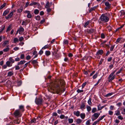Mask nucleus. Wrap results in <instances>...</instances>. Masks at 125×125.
I'll use <instances>...</instances> for the list:
<instances>
[{
	"instance_id": "f257e3e1",
	"label": "nucleus",
	"mask_w": 125,
	"mask_h": 125,
	"mask_svg": "<svg viewBox=\"0 0 125 125\" xmlns=\"http://www.w3.org/2000/svg\"><path fill=\"white\" fill-rule=\"evenodd\" d=\"M65 85L64 81L62 79H60L50 83L48 87V90L52 93H55L56 92L58 94L60 92L62 93L65 91V89H64L62 91L61 90Z\"/></svg>"
},
{
	"instance_id": "f03ea898",
	"label": "nucleus",
	"mask_w": 125,
	"mask_h": 125,
	"mask_svg": "<svg viewBox=\"0 0 125 125\" xmlns=\"http://www.w3.org/2000/svg\"><path fill=\"white\" fill-rule=\"evenodd\" d=\"M109 20L108 16L106 14H103L100 17L98 20L99 24L103 25L104 24L108 22Z\"/></svg>"
},
{
	"instance_id": "7ed1b4c3",
	"label": "nucleus",
	"mask_w": 125,
	"mask_h": 125,
	"mask_svg": "<svg viewBox=\"0 0 125 125\" xmlns=\"http://www.w3.org/2000/svg\"><path fill=\"white\" fill-rule=\"evenodd\" d=\"M14 115L15 117H21L22 115L21 112L19 110H15L14 113Z\"/></svg>"
},
{
	"instance_id": "20e7f679",
	"label": "nucleus",
	"mask_w": 125,
	"mask_h": 125,
	"mask_svg": "<svg viewBox=\"0 0 125 125\" xmlns=\"http://www.w3.org/2000/svg\"><path fill=\"white\" fill-rule=\"evenodd\" d=\"M100 115V114L99 113H94L92 115V117L91 118L92 121H93L97 119Z\"/></svg>"
},
{
	"instance_id": "39448f33",
	"label": "nucleus",
	"mask_w": 125,
	"mask_h": 125,
	"mask_svg": "<svg viewBox=\"0 0 125 125\" xmlns=\"http://www.w3.org/2000/svg\"><path fill=\"white\" fill-rule=\"evenodd\" d=\"M35 102L37 104L41 105L42 104V99L40 98H37L35 100Z\"/></svg>"
},
{
	"instance_id": "423d86ee",
	"label": "nucleus",
	"mask_w": 125,
	"mask_h": 125,
	"mask_svg": "<svg viewBox=\"0 0 125 125\" xmlns=\"http://www.w3.org/2000/svg\"><path fill=\"white\" fill-rule=\"evenodd\" d=\"M15 10H13L12 12L10 13L7 16L5 17L6 19L8 20L9 18H11L13 16L14 12H15Z\"/></svg>"
},
{
	"instance_id": "0eeeda50",
	"label": "nucleus",
	"mask_w": 125,
	"mask_h": 125,
	"mask_svg": "<svg viewBox=\"0 0 125 125\" xmlns=\"http://www.w3.org/2000/svg\"><path fill=\"white\" fill-rule=\"evenodd\" d=\"M115 75H114L110 76V75L108 77V82H110L112 80H114L115 78Z\"/></svg>"
},
{
	"instance_id": "6e6552de",
	"label": "nucleus",
	"mask_w": 125,
	"mask_h": 125,
	"mask_svg": "<svg viewBox=\"0 0 125 125\" xmlns=\"http://www.w3.org/2000/svg\"><path fill=\"white\" fill-rule=\"evenodd\" d=\"M20 112H21V113L23 112L25 110L24 106L23 105H21L19 106V109Z\"/></svg>"
},
{
	"instance_id": "1a4fd4ad",
	"label": "nucleus",
	"mask_w": 125,
	"mask_h": 125,
	"mask_svg": "<svg viewBox=\"0 0 125 125\" xmlns=\"http://www.w3.org/2000/svg\"><path fill=\"white\" fill-rule=\"evenodd\" d=\"M103 53L104 52L102 50H100L97 52L96 55H102Z\"/></svg>"
},
{
	"instance_id": "9d476101",
	"label": "nucleus",
	"mask_w": 125,
	"mask_h": 125,
	"mask_svg": "<svg viewBox=\"0 0 125 125\" xmlns=\"http://www.w3.org/2000/svg\"><path fill=\"white\" fill-rule=\"evenodd\" d=\"M105 5L109 9L111 7V4L108 1H106L104 3Z\"/></svg>"
},
{
	"instance_id": "9b49d317",
	"label": "nucleus",
	"mask_w": 125,
	"mask_h": 125,
	"mask_svg": "<svg viewBox=\"0 0 125 125\" xmlns=\"http://www.w3.org/2000/svg\"><path fill=\"white\" fill-rule=\"evenodd\" d=\"M37 5L38 6L40 5V4L39 3L34 2H32L29 5V6H32L33 5Z\"/></svg>"
},
{
	"instance_id": "f8f14e48",
	"label": "nucleus",
	"mask_w": 125,
	"mask_h": 125,
	"mask_svg": "<svg viewBox=\"0 0 125 125\" xmlns=\"http://www.w3.org/2000/svg\"><path fill=\"white\" fill-rule=\"evenodd\" d=\"M80 112L77 111H74L73 112L74 114L77 117L79 116L80 115Z\"/></svg>"
},
{
	"instance_id": "ddd939ff",
	"label": "nucleus",
	"mask_w": 125,
	"mask_h": 125,
	"mask_svg": "<svg viewBox=\"0 0 125 125\" xmlns=\"http://www.w3.org/2000/svg\"><path fill=\"white\" fill-rule=\"evenodd\" d=\"M54 58L56 59H58L60 58V55L56 52L54 55Z\"/></svg>"
},
{
	"instance_id": "4468645a",
	"label": "nucleus",
	"mask_w": 125,
	"mask_h": 125,
	"mask_svg": "<svg viewBox=\"0 0 125 125\" xmlns=\"http://www.w3.org/2000/svg\"><path fill=\"white\" fill-rule=\"evenodd\" d=\"M26 61L24 60H22L20 61L19 62H18V65H23V64L26 62Z\"/></svg>"
},
{
	"instance_id": "2eb2a0df",
	"label": "nucleus",
	"mask_w": 125,
	"mask_h": 125,
	"mask_svg": "<svg viewBox=\"0 0 125 125\" xmlns=\"http://www.w3.org/2000/svg\"><path fill=\"white\" fill-rule=\"evenodd\" d=\"M23 10V7L22 6H21L19 9H18L17 10V13H19L21 12Z\"/></svg>"
},
{
	"instance_id": "dca6fc26",
	"label": "nucleus",
	"mask_w": 125,
	"mask_h": 125,
	"mask_svg": "<svg viewBox=\"0 0 125 125\" xmlns=\"http://www.w3.org/2000/svg\"><path fill=\"white\" fill-rule=\"evenodd\" d=\"M24 31V28L22 27L19 28V29L18 30V31H19V34H20L21 32H23Z\"/></svg>"
},
{
	"instance_id": "f3484780",
	"label": "nucleus",
	"mask_w": 125,
	"mask_h": 125,
	"mask_svg": "<svg viewBox=\"0 0 125 125\" xmlns=\"http://www.w3.org/2000/svg\"><path fill=\"white\" fill-rule=\"evenodd\" d=\"M7 47L3 49V51L5 52H8L10 50V49L9 48V45H7L6 46Z\"/></svg>"
},
{
	"instance_id": "a211bd4d",
	"label": "nucleus",
	"mask_w": 125,
	"mask_h": 125,
	"mask_svg": "<svg viewBox=\"0 0 125 125\" xmlns=\"http://www.w3.org/2000/svg\"><path fill=\"white\" fill-rule=\"evenodd\" d=\"M13 74L14 73L13 71L9 72L8 73L7 76L11 77L12 75H13Z\"/></svg>"
},
{
	"instance_id": "6ab92c4d",
	"label": "nucleus",
	"mask_w": 125,
	"mask_h": 125,
	"mask_svg": "<svg viewBox=\"0 0 125 125\" xmlns=\"http://www.w3.org/2000/svg\"><path fill=\"white\" fill-rule=\"evenodd\" d=\"M11 63L9 61H7L6 63V64L8 66V67H10L12 66V64H11Z\"/></svg>"
},
{
	"instance_id": "aec40b11",
	"label": "nucleus",
	"mask_w": 125,
	"mask_h": 125,
	"mask_svg": "<svg viewBox=\"0 0 125 125\" xmlns=\"http://www.w3.org/2000/svg\"><path fill=\"white\" fill-rule=\"evenodd\" d=\"M9 10L8 9L5 10L3 13V16H5L7 14L9 13Z\"/></svg>"
},
{
	"instance_id": "412c9836",
	"label": "nucleus",
	"mask_w": 125,
	"mask_h": 125,
	"mask_svg": "<svg viewBox=\"0 0 125 125\" xmlns=\"http://www.w3.org/2000/svg\"><path fill=\"white\" fill-rule=\"evenodd\" d=\"M20 122V120H19V119H17L16 120H14L12 122L13 123L14 125V124H19V123Z\"/></svg>"
},
{
	"instance_id": "4be33fe9",
	"label": "nucleus",
	"mask_w": 125,
	"mask_h": 125,
	"mask_svg": "<svg viewBox=\"0 0 125 125\" xmlns=\"http://www.w3.org/2000/svg\"><path fill=\"white\" fill-rule=\"evenodd\" d=\"M9 42L8 41H5L3 43L2 46L3 47H5L6 44H9Z\"/></svg>"
},
{
	"instance_id": "5701e85b",
	"label": "nucleus",
	"mask_w": 125,
	"mask_h": 125,
	"mask_svg": "<svg viewBox=\"0 0 125 125\" xmlns=\"http://www.w3.org/2000/svg\"><path fill=\"white\" fill-rule=\"evenodd\" d=\"M82 120L80 119H76V122L77 124H79L82 123Z\"/></svg>"
},
{
	"instance_id": "b1692460",
	"label": "nucleus",
	"mask_w": 125,
	"mask_h": 125,
	"mask_svg": "<svg viewBox=\"0 0 125 125\" xmlns=\"http://www.w3.org/2000/svg\"><path fill=\"white\" fill-rule=\"evenodd\" d=\"M80 116L82 119H84L85 117V115L84 113H83L80 114Z\"/></svg>"
},
{
	"instance_id": "393cba45",
	"label": "nucleus",
	"mask_w": 125,
	"mask_h": 125,
	"mask_svg": "<svg viewBox=\"0 0 125 125\" xmlns=\"http://www.w3.org/2000/svg\"><path fill=\"white\" fill-rule=\"evenodd\" d=\"M50 7L49 2L48 1H47L46 3L45 8H50Z\"/></svg>"
},
{
	"instance_id": "a878e982",
	"label": "nucleus",
	"mask_w": 125,
	"mask_h": 125,
	"mask_svg": "<svg viewBox=\"0 0 125 125\" xmlns=\"http://www.w3.org/2000/svg\"><path fill=\"white\" fill-rule=\"evenodd\" d=\"M45 53L46 55L47 56H49L51 54L50 52L49 51H46L45 52Z\"/></svg>"
},
{
	"instance_id": "bb28decb",
	"label": "nucleus",
	"mask_w": 125,
	"mask_h": 125,
	"mask_svg": "<svg viewBox=\"0 0 125 125\" xmlns=\"http://www.w3.org/2000/svg\"><path fill=\"white\" fill-rule=\"evenodd\" d=\"M9 61L12 64V63H14L15 62V61L14 59H13L11 57H10L9 58Z\"/></svg>"
},
{
	"instance_id": "cd10ccee",
	"label": "nucleus",
	"mask_w": 125,
	"mask_h": 125,
	"mask_svg": "<svg viewBox=\"0 0 125 125\" xmlns=\"http://www.w3.org/2000/svg\"><path fill=\"white\" fill-rule=\"evenodd\" d=\"M97 7V6H95L91 8L89 10V11L90 12H91V11L93 10H95L96 9Z\"/></svg>"
},
{
	"instance_id": "c85d7f7f",
	"label": "nucleus",
	"mask_w": 125,
	"mask_h": 125,
	"mask_svg": "<svg viewBox=\"0 0 125 125\" xmlns=\"http://www.w3.org/2000/svg\"><path fill=\"white\" fill-rule=\"evenodd\" d=\"M90 22V21H88L87 22H85L84 25V27L85 28L87 27V26L88 25Z\"/></svg>"
},
{
	"instance_id": "c756f323",
	"label": "nucleus",
	"mask_w": 125,
	"mask_h": 125,
	"mask_svg": "<svg viewBox=\"0 0 125 125\" xmlns=\"http://www.w3.org/2000/svg\"><path fill=\"white\" fill-rule=\"evenodd\" d=\"M95 30L94 29H90L88 31V32L90 33H93L95 31Z\"/></svg>"
},
{
	"instance_id": "7c9ffc66",
	"label": "nucleus",
	"mask_w": 125,
	"mask_h": 125,
	"mask_svg": "<svg viewBox=\"0 0 125 125\" xmlns=\"http://www.w3.org/2000/svg\"><path fill=\"white\" fill-rule=\"evenodd\" d=\"M39 10L37 9H35L34 10V13L35 14H38L39 13Z\"/></svg>"
},
{
	"instance_id": "2f4dec72",
	"label": "nucleus",
	"mask_w": 125,
	"mask_h": 125,
	"mask_svg": "<svg viewBox=\"0 0 125 125\" xmlns=\"http://www.w3.org/2000/svg\"><path fill=\"white\" fill-rule=\"evenodd\" d=\"M12 26L11 25H9V26H8V27L7 28L6 31V32H7L8 31H10L11 29V27Z\"/></svg>"
},
{
	"instance_id": "473e14b6",
	"label": "nucleus",
	"mask_w": 125,
	"mask_h": 125,
	"mask_svg": "<svg viewBox=\"0 0 125 125\" xmlns=\"http://www.w3.org/2000/svg\"><path fill=\"white\" fill-rule=\"evenodd\" d=\"M87 109L88 112H90L91 110V107L87 105Z\"/></svg>"
},
{
	"instance_id": "72a5a7b5",
	"label": "nucleus",
	"mask_w": 125,
	"mask_h": 125,
	"mask_svg": "<svg viewBox=\"0 0 125 125\" xmlns=\"http://www.w3.org/2000/svg\"><path fill=\"white\" fill-rule=\"evenodd\" d=\"M27 17L29 18H30L32 17V15L31 13L30 12L27 14Z\"/></svg>"
},
{
	"instance_id": "f704fd0d",
	"label": "nucleus",
	"mask_w": 125,
	"mask_h": 125,
	"mask_svg": "<svg viewBox=\"0 0 125 125\" xmlns=\"http://www.w3.org/2000/svg\"><path fill=\"white\" fill-rule=\"evenodd\" d=\"M6 3H4L0 7V10L2 9L6 6Z\"/></svg>"
},
{
	"instance_id": "c9c22d12",
	"label": "nucleus",
	"mask_w": 125,
	"mask_h": 125,
	"mask_svg": "<svg viewBox=\"0 0 125 125\" xmlns=\"http://www.w3.org/2000/svg\"><path fill=\"white\" fill-rule=\"evenodd\" d=\"M31 63L33 64H36L38 63V62L36 60H33L31 62Z\"/></svg>"
},
{
	"instance_id": "e433bc0d",
	"label": "nucleus",
	"mask_w": 125,
	"mask_h": 125,
	"mask_svg": "<svg viewBox=\"0 0 125 125\" xmlns=\"http://www.w3.org/2000/svg\"><path fill=\"white\" fill-rule=\"evenodd\" d=\"M92 99L91 98H90L89 99L88 101V104L89 105H91L92 104V102H91Z\"/></svg>"
},
{
	"instance_id": "4c0bfd02",
	"label": "nucleus",
	"mask_w": 125,
	"mask_h": 125,
	"mask_svg": "<svg viewBox=\"0 0 125 125\" xmlns=\"http://www.w3.org/2000/svg\"><path fill=\"white\" fill-rule=\"evenodd\" d=\"M115 115H116L118 116L120 114V112L118 110H117L115 112Z\"/></svg>"
},
{
	"instance_id": "58836bf2",
	"label": "nucleus",
	"mask_w": 125,
	"mask_h": 125,
	"mask_svg": "<svg viewBox=\"0 0 125 125\" xmlns=\"http://www.w3.org/2000/svg\"><path fill=\"white\" fill-rule=\"evenodd\" d=\"M69 123V124L72 123L73 122V120L72 118H69L68 119Z\"/></svg>"
},
{
	"instance_id": "ea45409f",
	"label": "nucleus",
	"mask_w": 125,
	"mask_h": 125,
	"mask_svg": "<svg viewBox=\"0 0 125 125\" xmlns=\"http://www.w3.org/2000/svg\"><path fill=\"white\" fill-rule=\"evenodd\" d=\"M91 120L90 119L88 120L86 123V124L88 125H90L91 124L90 121Z\"/></svg>"
},
{
	"instance_id": "a19ab883",
	"label": "nucleus",
	"mask_w": 125,
	"mask_h": 125,
	"mask_svg": "<svg viewBox=\"0 0 125 125\" xmlns=\"http://www.w3.org/2000/svg\"><path fill=\"white\" fill-rule=\"evenodd\" d=\"M98 110H101V104H99L98 106Z\"/></svg>"
},
{
	"instance_id": "79ce46f5",
	"label": "nucleus",
	"mask_w": 125,
	"mask_h": 125,
	"mask_svg": "<svg viewBox=\"0 0 125 125\" xmlns=\"http://www.w3.org/2000/svg\"><path fill=\"white\" fill-rule=\"evenodd\" d=\"M97 111V109L96 108H92V112L94 113L96 112Z\"/></svg>"
},
{
	"instance_id": "37998d69",
	"label": "nucleus",
	"mask_w": 125,
	"mask_h": 125,
	"mask_svg": "<svg viewBox=\"0 0 125 125\" xmlns=\"http://www.w3.org/2000/svg\"><path fill=\"white\" fill-rule=\"evenodd\" d=\"M85 105L84 103L82 104L80 106V108L81 109H84L85 107Z\"/></svg>"
},
{
	"instance_id": "c03bdc74",
	"label": "nucleus",
	"mask_w": 125,
	"mask_h": 125,
	"mask_svg": "<svg viewBox=\"0 0 125 125\" xmlns=\"http://www.w3.org/2000/svg\"><path fill=\"white\" fill-rule=\"evenodd\" d=\"M113 93H109L106 94L105 96V97H108L111 95Z\"/></svg>"
},
{
	"instance_id": "a18cd8bd",
	"label": "nucleus",
	"mask_w": 125,
	"mask_h": 125,
	"mask_svg": "<svg viewBox=\"0 0 125 125\" xmlns=\"http://www.w3.org/2000/svg\"><path fill=\"white\" fill-rule=\"evenodd\" d=\"M15 69L16 70H19L20 69V66H19V65H18V64L17 65L15 66Z\"/></svg>"
},
{
	"instance_id": "49530a36",
	"label": "nucleus",
	"mask_w": 125,
	"mask_h": 125,
	"mask_svg": "<svg viewBox=\"0 0 125 125\" xmlns=\"http://www.w3.org/2000/svg\"><path fill=\"white\" fill-rule=\"evenodd\" d=\"M98 73H96L93 76V78L94 79H95L97 77Z\"/></svg>"
},
{
	"instance_id": "de8ad7c7",
	"label": "nucleus",
	"mask_w": 125,
	"mask_h": 125,
	"mask_svg": "<svg viewBox=\"0 0 125 125\" xmlns=\"http://www.w3.org/2000/svg\"><path fill=\"white\" fill-rule=\"evenodd\" d=\"M105 115H103L101 117H99V119L98 120L99 121L102 120L105 117Z\"/></svg>"
},
{
	"instance_id": "09e8293b",
	"label": "nucleus",
	"mask_w": 125,
	"mask_h": 125,
	"mask_svg": "<svg viewBox=\"0 0 125 125\" xmlns=\"http://www.w3.org/2000/svg\"><path fill=\"white\" fill-rule=\"evenodd\" d=\"M19 40L17 38H14V43H16L17 42H18Z\"/></svg>"
},
{
	"instance_id": "8fccbe9b",
	"label": "nucleus",
	"mask_w": 125,
	"mask_h": 125,
	"mask_svg": "<svg viewBox=\"0 0 125 125\" xmlns=\"http://www.w3.org/2000/svg\"><path fill=\"white\" fill-rule=\"evenodd\" d=\"M123 69V68L122 67L120 69V70L116 73V74H118L120 73L121 72V71H122Z\"/></svg>"
},
{
	"instance_id": "3c124183",
	"label": "nucleus",
	"mask_w": 125,
	"mask_h": 125,
	"mask_svg": "<svg viewBox=\"0 0 125 125\" xmlns=\"http://www.w3.org/2000/svg\"><path fill=\"white\" fill-rule=\"evenodd\" d=\"M49 47V45H46L44 46L42 48V49L44 50Z\"/></svg>"
},
{
	"instance_id": "603ef678",
	"label": "nucleus",
	"mask_w": 125,
	"mask_h": 125,
	"mask_svg": "<svg viewBox=\"0 0 125 125\" xmlns=\"http://www.w3.org/2000/svg\"><path fill=\"white\" fill-rule=\"evenodd\" d=\"M35 19L36 20L39 21L40 19V17L39 15H38L36 17Z\"/></svg>"
},
{
	"instance_id": "864d4df0",
	"label": "nucleus",
	"mask_w": 125,
	"mask_h": 125,
	"mask_svg": "<svg viewBox=\"0 0 125 125\" xmlns=\"http://www.w3.org/2000/svg\"><path fill=\"white\" fill-rule=\"evenodd\" d=\"M36 122V119H33L31 120V123H35Z\"/></svg>"
},
{
	"instance_id": "5fc2aeb1",
	"label": "nucleus",
	"mask_w": 125,
	"mask_h": 125,
	"mask_svg": "<svg viewBox=\"0 0 125 125\" xmlns=\"http://www.w3.org/2000/svg\"><path fill=\"white\" fill-rule=\"evenodd\" d=\"M83 90H80L79 89H78L77 90V92L78 93H80L83 92Z\"/></svg>"
},
{
	"instance_id": "6e6d98bb",
	"label": "nucleus",
	"mask_w": 125,
	"mask_h": 125,
	"mask_svg": "<svg viewBox=\"0 0 125 125\" xmlns=\"http://www.w3.org/2000/svg\"><path fill=\"white\" fill-rule=\"evenodd\" d=\"M101 37L102 39L104 38H105L104 34L103 33H102L101 35Z\"/></svg>"
},
{
	"instance_id": "4d7b16f0",
	"label": "nucleus",
	"mask_w": 125,
	"mask_h": 125,
	"mask_svg": "<svg viewBox=\"0 0 125 125\" xmlns=\"http://www.w3.org/2000/svg\"><path fill=\"white\" fill-rule=\"evenodd\" d=\"M117 69H116L115 70H114L113 71V72L112 73L110 74V76H111L112 75H114V73H115V72L117 71Z\"/></svg>"
},
{
	"instance_id": "13d9d810",
	"label": "nucleus",
	"mask_w": 125,
	"mask_h": 125,
	"mask_svg": "<svg viewBox=\"0 0 125 125\" xmlns=\"http://www.w3.org/2000/svg\"><path fill=\"white\" fill-rule=\"evenodd\" d=\"M113 112L111 111L110 110L108 112V114H109V115H112L113 114Z\"/></svg>"
},
{
	"instance_id": "bf43d9fd",
	"label": "nucleus",
	"mask_w": 125,
	"mask_h": 125,
	"mask_svg": "<svg viewBox=\"0 0 125 125\" xmlns=\"http://www.w3.org/2000/svg\"><path fill=\"white\" fill-rule=\"evenodd\" d=\"M24 55L23 54H21L20 56V58L21 59H23L24 58Z\"/></svg>"
},
{
	"instance_id": "052dcab7",
	"label": "nucleus",
	"mask_w": 125,
	"mask_h": 125,
	"mask_svg": "<svg viewBox=\"0 0 125 125\" xmlns=\"http://www.w3.org/2000/svg\"><path fill=\"white\" fill-rule=\"evenodd\" d=\"M45 21V19H44L42 20L40 22V23L41 24H43L44 22Z\"/></svg>"
},
{
	"instance_id": "680f3d73",
	"label": "nucleus",
	"mask_w": 125,
	"mask_h": 125,
	"mask_svg": "<svg viewBox=\"0 0 125 125\" xmlns=\"http://www.w3.org/2000/svg\"><path fill=\"white\" fill-rule=\"evenodd\" d=\"M114 47L115 45H112L111 47L110 48V51H112L113 50V49L114 48Z\"/></svg>"
},
{
	"instance_id": "e2e57ef3",
	"label": "nucleus",
	"mask_w": 125,
	"mask_h": 125,
	"mask_svg": "<svg viewBox=\"0 0 125 125\" xmlns=\"http://www.w3.org/2000/svg\"><path fill=\"white\" fill-rule=\"evenodd\" d=\"M65 116L64 115H60V118L61 119H63L64 118Z\"/></svg>"
},
{
	"instance_id": "0e129e2a",
	"label": "nucleus",
	"mask_w": 125,
	"mask_h": 125,
	"mask_svg": "<svg viewBox=\"0 0 125 125\" xmlns=\"http://www.w3.org/2000/svg\"><path fill=\"white\" fill-rule=\"evenodd\" d=\"M86 84V83L85 82L83 83L82 85V88H83Z\"/></svg>"
},
{
	"instance_id": "69168bd1",
	"label": "nucleus",
	"mask_w": 125,
	"mask_h": 125,
	"mask_svg": "<svg viewBox=\"0 0 125 125\" xmlns=\"http://www.w3.org/2000/svg\"><path fill=\"white\" fill-rule=\"evenodd\" d=\"M112 58L111 57H110L108 58L107 59V61L108 62H110L112 60Z\"/></svg>"
},
{
	"instance_id": "338daca9",
	"label": "nucleus",
	"mask_w": 125,
	"mask_h": 125,
	"mask_svg": "<svg viewBox=\"0 0 125 125\" xmlns=\"http://www.w3.org/2000/svg\"><path fill=\"white\" fill-rule=\"evenodd\" d=\"M116 105L120 107L122 105V104L121 103H119L116 104Z\"/></svg>"
},
{
	"instance_id": "774afa93",
	"label": "nucleus",
	"mask_w": 125,
	"mask_h": 125,
	"mask_svg": "<svg viewBox=\"0 0 125 125\" xmlns=\"http://www.w3.org/2000/svg\"><path fill=\"white\" fill-rule=\"evenodd\" d=\"M46 9H47V12L48 13H49L51 11V9L50 8Z\"/></svg>"
}]
</instances>
